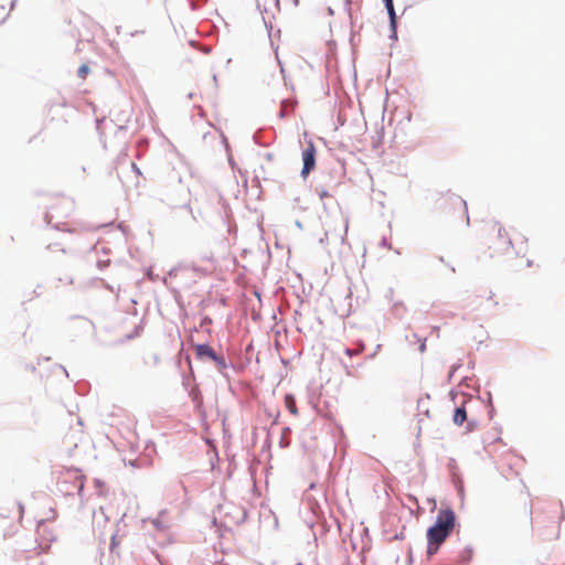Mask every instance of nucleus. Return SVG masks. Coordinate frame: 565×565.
<instances>
[{
	"instance_id": "obj_1",
	"label": "nucleus",
	"mask_w": 565,
	"mask_h": 565,
	"mask_svg": "<svg viewBox=\"0 0 565 565\" xmlns=\"http://www.w3.org/2000/svg\"><path fill=\"white\" fill-rule=\"evenodd\" d=\"M455 524V512L449 508L440 509L437 514L435 524L427 530L428 556L434 555L438 551L440 545L452 532Z\"/></svg>"
},
{
	"instance_id": "obj_2",
	"label": "nucleus",
	"mask_w": 565,
	"mask_h": 565,
	"mask_svg": "<svg viewBox=\"0 0 565 565\" xmlns=\"http://www.w3.org/2000/svg\"><path fill=\"white\" fill-rule=\"evenodd\" d=\"M57 482L64 484L72 482L73 489H76L78 493H81L84 489L85 477L77 469H66L61 472Z\"/></svg>"
},
{
	"instance_id": "obj_3",
	"label": "nucleus",
	"mask_w": 565,
	"mask_h": 565,
	"mask_svg": "<svg viewBox=\"0 0 565 565\" xmlns=\"http://www.w3.org/2000/svg\"><path fill=\"white\" fill-rule=\"evenodd\" d=\"M317 149L312 141H309L302 150L303 167L301 177L307 178L309 173L316 168Z\"/></svg>"
},
{
	"instance_id": "obj_4",
	"label": "nucleus",
	"mask_w": 565,
	"mask_h": 565,
	"mask_svg": "<svg viewBox=\"0 0 565 565\" xmlns=\"http://www.w3.org/2000/svg\"><path fill=\"white\" fill-rule=\"evenodd\" d=\"M194 350L198 359H216L215 351L209 344H196Z\"/></svg>"
},
{
	"instance_id": "obj_5",
	"label": "nucleus",
	"mask_w": 565,
	"mask_h": 565,
	"mask_svg": "<svg viewBox=\"0 0 565 565\" xmlns=\"http://www.w3.org/2000/svg\"><path fill=\"white\" fill-rule=\"evenodd\" d=\"M284 403H285L286 408L290 412V414H292L294 416H298L299 412L296 406V399H295L294 395H291V394L285 395Z\"/></svg>"
},
{
	"instance_id": "obj_6",
	"label": "nucleus",
	"mask_w": 565,
	"mask_h": 565,
	"mask_svg": "<svg viewBox=\"0 0 565 565\" xmlns=\"http://www.w3.org/2000/svg\"><path fill=\"white\" fill-rule=\"evenodd\" d=\"M384 3H385V7H386L388 15H390L391 26H392L393 31L395 32V29H396V13H395V10H394L393 0H384Z\"/></svg>"
},
{
	"instance_id": "obj_7",
	"label": "nucleus",
	"mask_w": 565,
	"mask_h": 565,
	"mask_svg": "<svg viewBox=\"0 0 565 565\" xmlns=\"http://www.w3.org/2000/svg\"><path fill=\"white\" fill-rule=\"evenodd\" d=\"M467 419V413H466V409L463 406L461 407H458L456 411H455V414H454V423L456 425H462V423Z\"/></svg>"
},
{
	"instance_id": "obj_8",
	"label": "nucleus",
	"mask_w": 565,
	"mask_h": 565,
	"mask_svg": "<svg viewBox=\"0 0 565 565\" xmlns=\"http://www.w3.org/2000/svg\"><path fill=\"white\" fill-rule=\"evenodd\" d=\"M498 234H499V236H501V237H503V236H505V237H507V242H505L507 247H513V246H514V241H513V238L509 235V233L507 232V230H505V228L499 227V228H498Z\"/></svg>"
},
{
	"instance_id": "obj_9",
	"label": "nucleus",
	"mask_w": 565,
	"mask_h": 565,
	"mask_svg": "<svg viewBox=\"0 0 565 565\" xmlns=\"http://www.w3.org/2000/svg\"><path fill=\"white\" fill-rule=\"evenodd\" d=\"M78 76L82 78V79H85L87 74L89 73V67L86 65V64H83L78 71Z\"/></svg>"
},
{
	"instance_id": "obj_10",
	"label": "nucleus",
	"mask_w": 565,
	"mask_h": 565,
	"mask_svg": "<svg viewBox=\"0 0 565 565\" xmlns=\"http://www.w3.org/2000/svg\"><path fill=\"white\" fill-rule=\"evenodd\" d=\"M212 361L215 362V364L217 365V367L220 370H224L226 367V362H225L224 358L218 356L217 354H216V359H213Z\"/></svg>"
},
{
	"instance_id": "obj_11",
	"label": "nucleus",
	"mask_w": 565,
	"mask_h": 565,
	"mask_svg": "<svg viewBox=\"0 0 565 565\" xmlns=\"http://www.w3.org/2000/svg\"><path fill=\"white\" fill-rule=\"evenodd\" d=\"M554 509H555V511H554L555 512V516H554L552 523H553V526L555 529H557L558 523H559V515H558V511H557V505L556 504L554 505Z\"/></svg>"
},
{
	"instance_id": "obj_12",
	"label": "nucleus",
	"mask_w": 565,
	"mask_h": 565,
	"mask_svg": "<svg viewBox=\"0 0 565 565\" xmlns=\"http://www.w3.org/2000/svg\"><path fill=\"white\" fill-rule=\"evenodd\" d=\"M454 201L460 209H466V202L462 201L460 198H455Z\"/></svg>"
},
{
	"instance_id": "obj_13",
	"label": "nucleus",
	"mask_w": 565,
	"mask_h": 565,
	"mask_svg": "<svg viewBox=\"0 0 565 565\" xmlns=\"http://www.w3.org/2000/svg\"><path fill=\"white\" fill-rule=\"evenodd\" d=\"M360 351H354V350H351V349H345L344 350V353L348 355V356H352L354 354H358Z\"/></svg>"
},
{
	"instance_id": "obj_14",
	"label": "nucleus",
	"mask_w": 565,
	"mask_h": 565,
	"mask_svg": "<svg viewBox=\"0 0 565 565\" xmlns=\"http://www.w3.org/2000/svg\"><path fill=\"white\" fill-rule=\"evenodd\" d=\"M320 199L329 198L330 194L326 190L319 191Z\"/></svg>"
},
{
	"instance_id": "obj_15",
	"label": "nucleus",
	"mask_w": 565,
	"mask_h": 565,
	"mask_svg": "<svg viewBox=\"0 0 565 565\" xmlns=\"http://www.w3.org/2000/svg\"><path fill=\"white\" fill-rule=\"evenodd\" d=\"M514 239H520L522 242L523 241V236L520 233H515Z\"/></svg>"
},
{
	"instance_id": "obj_16",
	"label": "nucleus",
	"mask_w": 565,
	"mask_h": 565,
	"mask_svg": "<svg viewBox=\"0 0 565 565\" xmlns=\"http://www.w3.org/2000/svg\"><path fill=\"white\" fill-rule=\"evenodd\" d=\"M64 491H65L66 493H68V494H71V493H72V489H71V488H68V487H66V488L64 489Z\"/></svg>"
},
{
	"instance_id": "obj_17",
	"label": "nucleus",
	"mask_w": 565,
	"mask_h": 565,
	"mask_svg": "<svg viewBox=\"0 0 565 565\" xmlns=\"http://www.w3.org/2000/svg\"><path fill=\"white\" fill-rule=\"evenodd\" d=\"M488 294H489L488 299H489V300H491V299L493 298V295H492V292H491V291H488Z\"/></svg>"
},
{
	"instance_id": "obj_18",
	"label": "nucleus",
	"mask_w": 565,
	"mask_h": 565,
	"mask_svg": "<svg viewBox=\"0 0 565 565\" xmlns=\"http://www.w3.org/2000/svg\"><path fill=\"white\" fill-rule=\"evenodd\" d=\"M115 545H117V542H115V537H113L111 547H114Z\"/></svg>"
},
{
	"instance_id": "obj_19",
	"label": "nucleus",
	"mask_w": 565,
	"mask_h": 565,
	"mask_svg": "<svg viewBox=\"0 0 565 565\" xmlns=\"http://www.w3.org/2000/svg\"><path fill=\"white\" fill-rule=\"evenodd\" d=\"M115 545H117V542H115V537H113L111 547H114Z\"/></svg>"
},
{
	"instance_id": "obj_20",
	"label": "nucleus",
	"mask_w": 565,
	"mask_h": 565,
	"mask_svg": "<svg viewBox=\"0 0 565 565\" xmlns=\"http://www.w3.org/2000/svg\"><path fill=\"white\" fill-rule=\"evenodd\" d=\"M1 10H2V18H4L6 17L4 7H1Z\"/></svg>"
},
{
	"instance_id": "obj_21",
	"label": "nucleus",
	"mask_w": 565,
	"mask_h": 565,
	"mask_svg": "<svg viewBox=\"0 0 565 565\" xmlns=\"http://www.w3.org/2000/svg\"><path fill=\"white\" fill-rule=\"evenodd\" d=\"M296 565H302V564L299 563V564H296Z\"/></svg>"
}]
</instances>
